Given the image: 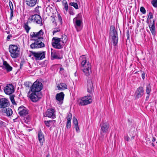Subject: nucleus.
Returning a JSON list of instances; mask_svg holds the SVG:
<instances>
[{
  "label": "nucleus",
  "mask_w": 157,
  "mask_h": 157,
  "mask_svg": "<svg viewBox=\"0 0 157 157\" xmlns=\"http://www.w3.org/2000/svg\"><path fill=\"white\" fill-rule=\"evenodd\" d=\"M80 59H82L81 62L82 69L85 75L88 76L91 72V64L87 61L86 57L84 55L80 56Z\"/></svg>",
  "instance_id": "f257e3e1"
},
{
  "label": "nucleus",
  "mask_w": 157,
  "mask_h": 157,
  "mask_svg": "<svg viewBox=\"0 0 157 157\" xmlns=\"http://www.w3.org/2000/svg\"><path fill=\"white\" fill-rule=\"evenodd\" d=\"M109 37L112 39L114 45H116L118 42V38L117 31L114 26L111 25L110 27Z\"/></svg>",
  "instance_id": "f03ea898"
},
{
  "label": "nucleus",
  "mask_w": 157,
  "mask_h": 157,
  "mask_svg": "<svg viewBox=\"0 0 157 157\" xmlns=\"http://www.w3.org/2000/svg\"><path fill=\"white\" fill-rule=\"evenodd\" d=\"M9 51L11 57L13 58H17L19 54V50L17 46L15 45L9 46Z\"/></svg>",
  "instance_id": "7ed1b4c3"
},
{
  "label": "nucleus",
  "mask_w": 157,
  "mask_h": 157,
  "mask_svg": "<svg viewBox=\"0 0 157 157\" xmlns=\"http://www.w3.org/2000/svg\"><path fill=\"white\" fill-rule=\"evenodd\" d=\"M92 101L91 96H87L79 99L78 100V103L79 105H85L90 104L92 102Z\"/></svg>",
  "instance_id": "20e7f679"
},
{
  "label": "nucleus",
  "mask_w": 157,
  "mask_h": 157,
  "mask_svg": "<svg viewBox=\"0 0 157 157\" xmlns=\"http://www.w3.org/2000/svg\"><path fill=\"white\" fill-rule=\"evenodd\" d=\"M42 88V83L39 81H36L34 82L31 88V92L39 93Z\"/></svg>",
  "instance_id": "39448f33"
},
{
  "label": "nucleus",
  "mask_w": 157,
  "mask_h": 157,
  "mask_svg": "<svg viewBox=\"0 0 157 157\" xmlns=\"http://www.w3.org/2000/svg\"><path fill=\"white\" fill-rule=\"evenodd\" d=\"M31 54L33 56L36 60H40L45 58V52L39 51L38 52L30 51Z\"/></svg>",
  "instance_id": "423d86ee"
},
{
  "label": "nucleus",
  "mask_w": 157,
  "mask_h": 157,
  "mask_svg": "<svg viewBox=\"0 0 157 157\" xmlns=\"http://www.w3.org/2000/svg\"><path fill=\"white\" fill-rule=\"evenodd\" d=\"M52 44L53 47L57 49H61L63 48V44L60 41L59 38L54 37L52 41Z\"/></svg>",
  "instance_id": "0eeeda50"
},
{
  "label": "nucleus",
  "mask_w": 157,
  "mask_h": 157,
  "mask_svg": "<svg viewBox=\"0 0 157 157\" xmlns=\"http://www.w3.org/2000/svg\"><path fill=\"white\" fill-rule=\"evenodd\" d=\"M29 21L30 22H33L36 24H39L40 25H42V20L41 17L39 15L35 14L30 17Z\"/></svg>",
  "instance_id": "6e6552de"
},
{
  "label": "nucleus",
  "mask_w": 157,
  "mask_h": 157,
  "mask_svg": "<svg viewBox=\"0 0 157 157\" xmlns=\"http://www.w3.org/2000/svg\"><path fill=\"white\" fill-rule=\"evenodd\" d=\"M100 125L101 127L100 133L102 136H103L104 133H106L108 131L109 125L107 122L102 121Z\"/></svg>",
  "instance_id": "1a4fd4ad"
},
{
  "label": "nucleus",
  "mask_w": 157,
  "mask_h": 157,
  "mask_svg": "<svg viewBox=\"0 0 157 157\" xmlns=\"http://www.w3.org/2000/svg\"><path fill=\"white\" fill-rule=\"evenodd\" d=\"M29 97L33 102H36L41 98V95L39 93L32 92Z\"/></svg>",
  "instance_id": "9d476101"
},
{
  "label": "nucleus",
  "mask_w": 157,
  "mask_h": 157,
  "mask_svg": "<svg viewBox=\"0 0 157 157\" xmlns=\"http://www.w3.org/2000/svg\"><path fill=\"white\" fill-rule=\"evenodd\" d=\"M44 33L42 30H40L38 32H33L30 33L31 37L34 40H36V39L38 40H43V37H41V36Z\"/></svg>",
  "instance_id": "9b49d317"
},
{
  "label": "nucleus",
  "mask_w": 157,
  "mask_h": 157,
  "mask_svg": "<svg viewBox=\"0 0 157 157\" xmlns=\"http://www.w3.org/2000/svg\"><path fill=\"white\" fill-rule=\"evenodd\" d=\"M55 110L52 109H47V111L44 114V116L46 117H48L54 119L56 117L55 113Z\"/></svg>",
  "instance_id": "f8f14e48"
},
{
  "label": "nucleus",
  "mask_w": 157,
  "mask_h": 157,
  "mask_svg": "<svg viewBox=\"0 0 157 157\" xmlns=\"http://www.w3.org/2000/svg\"><path fill=\"white\" fill-rule=\"evenodd\" d=\"M4 91L6 94L8 95L12 94L14 91L13 86L10 84H8L4 88Z\"/></svg>",
  "instance_id": "ddd939ff"
},
{
  "label": "nucleus",
  "mask_w": 157,
  "mask_h": 157,
  "mask_svg": "<svg viewBox=\"0 0 157 157\" xmlns=\"http://www.w3.org/2000/svg\"><path fill=\"white\" fill-rule=\"evenodd\" d=\"M30 47L32 48H41L44 46V44L40 40H37L34 43H32L30 45Z\"/></svg>",
  "instance_id": "4468645a"
},
{
  "label": "nucleus",
  "mask_w": 157,
  "mask_h": 157,
  "mask_svg": "<svg viewBox=\"0 0 157 157\" xmlns=\"http://www.w3.org/2000/svg\"><path fill=\"white\" fill-rule=\"evenodd\" d=\"M51 57L52 59H61L62 58V57L59 56L58 51H56L52 48L51 49Z\"/></svg>",
  "instance_id": "2eb2a0df"
},
{
  "label": "nucleus",
  "mask_w": 157,
  "mask_h": 157,
  "mask_svg": "<svg viewBox=\"0 0 157 157\" xmlns=\"http://www.w3.org/2000/svg\"><path fill=\"white\" fill-rule=\"evenodd\" d=\"M10 105L9 101L5 98L0 99V108L6 107Z\"/></svg>",
  "instance_id": "dca6fc26"
},
{
  "label": "nucleus",
  "mask_w": 157,
  "mask_h": 157,
  "mask_svg": "<svg viewBox=\"0 0 157 157\" xmlns=\"http://www.w3.org/2000/svg\"><path fill=\"white\" fill-rule=\"evenodd\" d=\"M18 113L21 116H25L28 114V111L23 106L19 107L18 109Z\"/></svg>",
  "instance_id": "f3484780"
},
{
  "label": "nucleus",
  "mask_w": 157,
  "mask_h": 157,
  "mask_svg": "<svg viewBox=\"0 0 157 157\" xmlns=\"http://www.w3.org/2000/svg\"><path fill=\"white\" fill-rule=\"evenodd\" d=\"M87 91L91 94H92L94 91L93 83L91 79H89L87 81Z\"/></svg>",
  "instance_id": "a211bd4d"
},
{
  "label": "nucleus",
  "mask_w": 157,
  "mask_h": 157,
  "mask_svg": "<svg viewBox=\"0 0 157 157\" xmlns=\"http://www.w3.org/2000/svg\"><path fill=\"white\" fill-rule=\"evenodd\" d=\"M144 94V90L143 87H140L135 93L136 97L137 98L141 97Z\"/></svg>",
  "instance_id": "6ab92c4d"
},
{
  "label": "nucleus",
  "mask_w": 157,
  "mask_h": 157,
  "mask_svg": "<svg viewBox=\"0 0 157 157\" xmlns=\"http://www.w3.org/2000/svg\"><path fill=\"white\" fill-rule=\"evenodd\" d=\"M38 0H26V4L29 6L33 7L38 4Z\"/></svg>",
  "instance_id": "aec40b11"
},
{
  "label": "nucleus",
  "mask_w": 157,
  "mask_h": 157,
  "mask_svg": "<svg viewBox=\"0 0 157 157\" xmlns=\"http://www.w3.org/2000/svg\"><path fill=\"white\" fill-rule=\"evenodd\" d=\"M64 94L63 92H61L59 94H57L56 97V99L61 102V104L63 102V100Z\"/></svg>",
  "instance_id": "412c9836"
},
{
  "label": "nucleus",
  "mask_w": 157,
  "mask_h": 157,
  "mask_svg": "<svg viewBox=\"0 0 157 157\" xmlns=\"http://www.w3.org/2000/svg\"><path fill=\"white\" fill-rule=\"evenodd\" d=\"M75 22V28L77 29V31H79L80 30V27L81 24L82 23V20H73Z\"/></svg>",
  "instance_id": "4be33fe9"
},
{
  "label": "nucleus",
  "mask_w": 157,
  "mask_h": 157,
  "mask_svg": "<svg viewBox=\"0 0 157 157\" xmlns=\"http://www.w3.org/2000/svg\"><path fill=\"white\" fill-rule=\"evenodd\" d=\"M149 27L152 34L155 35V29L154 21L152 22V23H151V24L149 25Z\"/></svg>",
  "instance_id": "5701e85b"
},
{
  "label": "nucleus",
  "mask_w": 157,
  "mask_h": 157,
  "mask_svg": "<svg viewBox=\"0 0 157 157\" xmlns=\"http://www.w3.org/2000/svg\"><path fill=\"white\" fill-rule=\"evenodd\" d=\"M38 138L40 142L42 144L44 141V135L41 130L39 131Z\"/></svg>",
  "instance_id": "b1692460"
},
{
  "label": "nucleus",
  "mask_w": 157,
  "mask_h": 157,
  "mask_svg": "<svg viewBox=\"0 0 157 157\" xmlns=\"http://www.w3.org/2000/svg\"><path fill=\"white\" fill-rule=\"evenodd\" d=\"M58 90H64L67 88V85L63 83H60L59 85L57 86Z\"/></svg>",
  "instance_id": "393cba45"
},
{
  "label": "nucleus",
  "mask_w": 157,
  "mask_h": 157,
  "mask_svg": "<svg viewBox=\"0 0 157 157\" xmlns=\"http://www.w3.org/2000/svg\"><path fill=\"white\" fill-rule=\"evenodd\" d=\"M3 65L5 67V69H6L7 71H10L12 70V67H11L6 61H4L3 62Z\"/></svg>",
  "instance_id": "a878e982"
},
{
  "label": "nucleus",
  "mask_w": 157,
  "mask_h": 157,
  "mask_svg": "<svg viewBox=\"0 0 157 157\" xmlns=\"http://www.w3.org/2000/svg\"><path fill=\"white\" fill-rule=\"evenodd\" d=\"M60 39L61 42L63 45L67 42V37L66 35H62V37L60 38Z\"/></svg>",
  "instance_id": "bb28decb"
},
{
  "label": "nucleus",
  "mask_w": 157,
  "mask_h": 157,
  "mask_svg": "<svg viewBox=\"0 0 157 157\" xmlns=\"http://www.w3.org/2000/svg\"><path fill=\"white\" fill-rule=\"evenodd\" d=\"M6 112L8 116H10L13 113L12 109L9 108L6 109Z\"/></svg>",
  "instance_id": "cd10ccee"
},
{
  "label": "nucleus",
  "mask_w": 157,
  "mask_h": 157,
  "mask_svg": "<svg viewBox=\"0 0 157 157\" xmlns=\"http://www.w3.org/2000/svg\"><path fill=\"white\" fill-rule=\"evenodd\" d=\"M129 133L130 135L132 136L131 137V140L134 139L135 134V128H134L133 130H130L129 131Z\"/></svg>",
  "instance_id": "c85d7f7f"
},
{
  "label": "nucleus",
  "mask_w": 157,
  "mask_h": 157,
  "mask_svg": "<svg viewBox=\"0 0 157 157\" xmlns=\"http://www.w3.org/2000/svg\"><path fill=\"white\" fill-rule=\"evenodd\" d=\"M75 20L82 21V16L81 14V13L78 14L77 17L74 19L73 20Z\"/></svg>",
  "instance_id": "c756f323"
},
{
  "label": "nucleus",
  "mask_w": 157,
  "mask_h": 157,
  "mask_svg": "<svg viewBox=\"0 0 157 157\" xmlns=\"http://www.w3.org/2000/svg\"><path fill=\"white\" fill-rule=\"evenodd\" d=\"M60 31V29L59 26H58L56 28H54L53 29V34L54 35L55 33Z\"/></svg>",
  "instance_id": "7c9ffc66"
},
{
  "label": "nucleus",
  "mask_w": 157,
  "mask_h": 157,
  "mask_svg": "<svg viewBox=\"0 0 157 157\" xmlns=\"http://www.w3.org/2000/svg\"><path fill=\"white\" fill-rule=\"evenodd\" d=\"M70 5L73 6L75 9H78V6L76 3L75 2H71L70 3Z\"/></svg>",
  "instance_id": "2f4dec72"
},
{
  "label": "nucleus",
  "mask_w": 157,
  "mask_h": 157,
  "mask_svg": "<svg viewBox=\"0 0 157 157\" xmlns=\"http://www.w3.org/2000/svg\"><path fill=\"white\" fill-rule=\"evenodd\" d=\"M151 86L149 84H148L147 86L146 87V93L147 94H149L151 91Z\"/></svg>",
  "instance_id": "473e14b6"
},
{
  "label": "nucleus",
  "mask_w": 157,
  "mask_h": 157,
  "mask_svg": "<svg viewBox=\"0 0 157 157\" xmlns=\"http://www.w3.org/2000/svg\"><path fill=\"white\" fill-rule=\"evenodd\" d=\"M53 121H44V123L48 127H49L50 126V123L52 122Z\"/></svg>",
  "instance_id": "72a5a7b5"
},
{
  "label": "nucleus",
  "mask_w": 157,
  "mask_h": 157,
  "mask_svg": "<svg viewBox=\"0 0 157 157\" xmlns=\"http://www.w3.org/2000/svg\"><path fill=\"white\" fill-rule=\"evenodd\" d=\"M153 6L155 7H157V0H153L151 2Z\"/></svg>",
  "instance_id": "f704fd0d"
},
{
  "label": "nucleus",
  "mask_w": 157,
  "mask_h": 157,
  "mask_svg": "<svg viewBox=\"0 0 157 157\" xmlns=\"http://www.w3.org/2000/svg\"><path fill=\"white\" fill-rule=\"evenodd\" d=\"M14 96L13 95L10 96V99L11 101L13 104L14 105L16 104V103L15 102L14 99Z\"/></svg>",
  "instance_id": "c9c22d12"
},
{
  "label": "nucleus",
  "mask_w": 157,
  "mask_h": 157,
  "mask_svg": "<svg viewBox=\"0 0 157 157\" xmlns=\"http://www.w3.org/2000/svg\"><path fill=\"white\" fill-rule=\"evenodd\" d=\"M73 123L75 126L78 125V121L77 119L75 117H73Z\"/></svg>",
  "instance_id": "e433bc0d"
},
{
  "label": "nucleus",
  "mask_w": 157,
  "mask_h": 157,
  "mask_svg": "<svg viewBox=\"0 0 157 157\" xmlns=\"http://www.w3.org/2000/svg\"><path fill=\"white\" fill-rule=\"evenodd\" d=\"M67 121H71L72 119V115L71 114L69 113L67 116Z\"/></svg>",
  "instance_id": "4c0bfd02"
},
{
  "label": "nucleus",
  "mask_w": 157,
  "mask_h": 157,
  "mask_svg": "<svg viewBox=\"0 0 157 157\" xmlns=\"http://www.w3.org/2000/svg\"><path fill=\"white\" fill-rule=\"evenodd\" d=\"M58 20L60 22V24L62 25V19L61 16L59 14H58Z\"/></svg>",
  "instance_id": "58836bf2"
},
{
  "label": "nucleus",
  "mask_w": 157,
  "mask_h": 157,
  "mask_svg": "<svg viewBox=\"0 0 157 157\" xmlns=\"http://www.w3.org/2000/svg\"><path fill=\"white\" fill-rule=\"evenodd\" d=\"M25 28L27 33H28L30 28L27 24H25Z\"/></svg>",
  "instance_id": "ea45409f"
},
{
  "label": "nucleus",
  "mask_w": 157,
  "mask_h": 157,
  "mask_svg": "<svg viewBox=\"0 0 157 157\" xmlns=\"http://www.w3.org/2000/svg\"><path fill=\"white\" fill-rule=\"evenodd\" d=\"M51 20L52 21L53 25L55 27L57 25L56 22V21H55V18L54 17H52V18Z\"/></svg>",
  "instance_id": "a19ab883"
},
{
  "label": "nucleus",
  "mask_w": 157,
  "mask_h": 157,
  "mask_svg": "<svg viewBox=\"0 0 157 157\" xmlns=\"http://www.w3.org/2000/svg\"><path fill=\"white\" fill-rule=\"evenodd\" d=\"M140 11L141 13H142L143 14H145L146 13V10L143 7H141L140 8Z\"/></svg>",
  "instance_id": "79ce46f5"
},
{
  "label": "nucleus",
  "mask_w": 157,
  "mask_h": 157,
  "mask_svg": "<svg viewBox=\"0 0 157 157\" xmlns=\"http://www.w3.org/2000/svg\"><path fill=\"white\" fill-rule=\"evenodd\" d=\"M71 121H67V125H66V127L67 128H70L71 127Z\"/></svg>",
  "instance_id": "37998d69"
},
{
  "label": "nucleus",
  "mask_w": 157,
  "mask_h": 157,
  "mask_svg": "<svg viewBox=\"0 0 157 157\" xmlns=\"http://www.w3.org/2000/svg\"><path fill=\"white\" fill-rule=\"evenodd\" d=\"M9 5L10 7V8L11 10H13V5L12 2L11 1H10L9 2Z\"/></svg>",
  "instance_id": "c03bdc74"
},
{
  "label": "nucleus",
  "mask_w": 157,
  "mask_h": 157,
  "mask_svg": "<svg viewBox=\"0 0 157 157\" xmlns=\"http://www.w3.org/2000/svg\"><path fill=\"white\" fill-rule=\"evenodd\" d=\"M153 18V15L152 13L151 12H149V13L147 19H151Z\"/></svg>",
  "instance_id": "a18cd8bd"
},
{
  "label": "nucleus",
  "mask_w": 157,
  "mask_h": 157,
  "mask_svg": "<svg viewBox=\"0 0 157 157\" xmlns=\"http://www.w3.org/2000/svg\"><path fill=\"white\" fill-rule=\"evenodd\" d=\"M39 7H40V6H38L35 8V11L36 13H39Z\"/></svg>",
  "instance_id": "49530a36"
},
{
  "label": "nucleus",
  "mask_w": 157,
  "mask_h": 157,
  "mask_svg": "<svg viewBox=\"0 0 157 157\" xmlns=\"http://www.w3.org/2000/svg\"><path fill=\"white\" fill-rule=\"evenodd\" d=\"M63 6H64V8L66 10V12H67L68 9V5L67 4L64 5Z\"/></svg>",
  "instance_id": "de8ad7c7"
},
{
  "label": "nucleus",
  "mask_w": 157,
  "mask_h": 157,
  "mask_svg": "<svg viewBox=\"0 0 157 157\" xmlns=\"http://www.w3.org/2000/svg\"><path fill=\"white\" fill-rule=\"evenodd\" d=\"M75 128L76 131L77 132H78V131H79V128L78 127V125L75 126Z\"/></svg>",
  "instance_id": "09e8293b"
},
{
  "label": "nucleus",
  "mask_w": 157,
  "mask_h": 157,
  "mask_svg": "<svg viewBox=\"0 0 157 157\" xmlns=\"http://www.w3.org/2000/svg\"><path fill=\"white\" fill-rule=\"evenodd\" d=\"M127 36L128 40H129V33L128 31L127 32Z\"/></svg>",
  "instance_id": "8fccbe9b"
},
{
  "label": "nucleus",
  "mask_w": 157,
  "mask_h": 157,
  "mask_svg": "<svg viewBox=\"0 0 157 157\" xmlns=\"http://www.w3.org/2000/svg\"><path fill=\"white\" fill-rule=\"evenodd\" d=\"M30 117L29 116H27L26 117H25L24 118V119H25V121H26V120H27V121H29V120H30Z\"/></svg>",
  "instance_id": "3c124183"
},
{
  "label": "nucleus",
  "mask_w": 157,
  "mask_h": 157,
  "mask_svg": "<svg viewBox=\"0 0 157 157\" xmlns=\"http://www.w3.org/2000/svg\"><path fill=\"white\" fill-rule=\"evenodd\" d=\"M142 77L143 79H144L145 78V74L144 72L142 73Z\"/></svg>",
  "instance_id": "603ef678"
},
{
  "label": "nucleus",
  "mask_w": 157,
  "mask_h": 157,
  "mask_svg": "<svg viewBox=\"0 0 157 157\" xmlns=\"http://www.w3.org/2000/svg\"><path fill=\"white\" fill-rule=\"evenodd\" d=\"M12 36L11 35H9L7 37V40H8L10 38L12 37Z\"/></svg>",
  "instance_id": "864d4df0"
},
{
  "label": "nucleus",
  "mask_w": 157,
  "mask_h": 157,
  "mask_svg": "<svg viewBox=\"0 0 157 157\" xmlns=\"http://www.w3.org/2000/svg\"><path fill=\"white\" fill-rule=\"evenodd\" d=\"M62 3L63 5L67 4L66 1V0H63L62 1Z\"/></svg>",
  "instance_id": "5fc2aeb1"
},
{
  "label": "nucleus",
  "mask_w": 157,
  "mask_h": 157,
  "mask_svg": "<svg viewBox=\"0 0 157 157\" xmlns=\"http://www.w3.org/2000/svg\"><path fill=\"white\" fill-rule=\"evenodd\" d=\"M125 140L127 141H129V140L130 139L129 137L128 136H126L125 137Z\"/></svg>",
  "instance_id": "6e6d98bb"
},
{
  "label": "nucleus",
  "mask_w": 157,
  "mask_h": 157,
  "mask_svg": "<svg viewBox=\"0 0 157 157\" xmlns=\"http://www.w3.org/2000/svg\"><path fill=\"white\" fill-rule=\"evenodd\" d=\"M13 10H11L10 12V17H12L13 16Z\"/></svg>",
  "instance_id": "4d7b16f0"
},
{
  "label": "nucleus",
  "mask_w": 157,
  "mask_h": 157,
  "mask_svg": "<svg viewBox=\"0 0 157 157\" xmlns=\"http://www.w3.org/2000/svg\"><path fill=\"white\" fill-rule=\"evenodd\" d=\"M155 138L154 137H153L152 140V142L155 141Z\"/></svg>",
  "instance_id": "13d9d810"
},
{
  "label": "nucleus",
  "mask_w": 157,
  "mask_h": 157,
  "mask_svg": "<svg viewBox=\"0 0 157 157\" xmlns=\"http://www.w3.org/2000/svg\"><path fill=\"white\" fill-rule=\"evenodd\" d=\"M149 95H148L147 97H146V100H147L149 98Z\"/></svg>",
  "instance_id": "bf43d9fd"
},
{
  "label": "nucleus",
  "mask_w": 157,
  "mask_h": 157,
  "mask_svg": "<svg viewBox=\"0 0 157 157\" xmlns=\"http://www.w3.org/2000/svg\"><path fill=\"white\" fill-rule=\"evenodd\" d=\"M63 70V68H61V67L60 68V71H62V70Z\"/></svg>",
  "instance_id": "052dcab7"
},
{
  "label": "nucleus",
  "mask_w": 157,
  "mask_h": 157,
  "mask_svg": "<svg viewBox=\"0 0 157 157\" xmlns=\"http://www.w3.org/2000/svg\"><path fill=\"white\" fill-rule=\"evenodd\" d=\"M61 0H57V1L56 2H60V1H61Z\"/></svg>",
  "instance_id": "680f3d73"
},
{
  "label": "nucleus",
  "mask_w": 157,
  "mask_h": 157,
  "mask_svg": "<svg viewBox=\"0 0 157 157\" xmlns=\"http://www.w3.org/2000/svg\"><path fill=\"white\" fill-rule=\"evenodd\" d=\"M152 145H153V146H154V144H153V143H152Z\"/></svg>",
  "instance_id": "e2e57ef3"
}]
</instances>
